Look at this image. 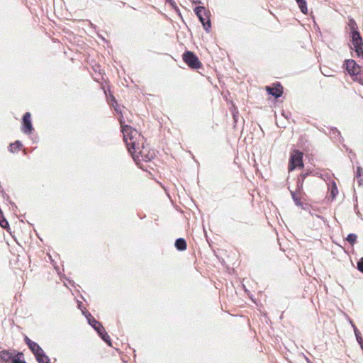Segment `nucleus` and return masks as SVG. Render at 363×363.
Returning <instances> with one entry per match:
<instances>
[{
  "label": "nucleus",
  "instance_id": "f3484780",
  "mask_svg": "<svg viewBox=\"0 0 363 363\" xmlns=\"http://www.w3.org/2000/svg\"><path fill=\"white\" fill-rule=\"evenodd\" d=\"M35 357L38 363H51L50 358L45 352L43 356L39 355Z\"/></svg>",
  "mask_w": 363,
  "mask_h": 363
},
{
  "label": "nucleus",
  "instance_id": "b1692460",
  "mask_svg": "<svg viewBox=\"0 0 363 363\" xmlns=\"http://www.w3.org/2000/svg\"><path fill=\"white\" fill-rule=\"evenodd\" d=\"M357 269L363 273V257L360 258L357 262Z\"/></svg>",
  "mask_w": 363,
  "mask_h": 363
},
{
  "label": "nucleus",
  "instance_id": "ddd939ff",
  "mask_svg": "<svg viewBox=\"0 0 363 363\" xmlns=\"http://www.w3.org/2000/svg\"><path fill=\"white\" fill-rule=\"evenodd\" d=\"M328 134L334 141H341L342 139L340 132L336 128H330Z\"/></svg>",
  "mask_w": 363,
  "mask_h": 363
},
{
  "label": "nucleus",
  "instance_id": "9d476101",
  "mask_svg": "<svg viewBox=\"0 0 363 363\" xmlns=\"http://www.w3.org/2000/svg\"><path fill=\"white\" fill-rule=\"evenodd\" d=\"M266 90L269 95L273 96L275 99L281 97L283 94V87L279 82L274 84L272 86H266Z\"/></svg>",
  "mask_w": 363,
  "mask_h": 363
},
{
  "label": "nucleus",
  "instance_id": "4be33fe9",
  "mask_svg": "<svg viewBox=\"0 0 363 363\" xmlns=\"http://www.w3.org/2000/svg\"><path fill=\"white\" fill-rule=\"evenodd\" d=\"M337 193H338V190L336 186V184H335V183H333V185L330 190V196L332 197L333 199H334L335 198Z\"/></svg>",
  "mask_w": 363,
  "mask_h": 363
},
{
  "label": "nucleus",
  "instance_id": "dca6fc26",
  "mask_svg": "<svg viewBox=\"0 0 363 363\" xmlns=\"http://www.w3.org/2000/svg\"><path fill=\"white\" fill-rule=\"evenodd\" d=\"M296 1L298 5V7H299L301 11L304 14H307L308 9H307L306 1V0H296Z\"/></svg>",
  "mask_w": 363,
  "mask_h": 363
},
{
  "label": "nucleus",
  "instance_id": "aec40b11",
  "mask_svg": "<svg viewBox=\"0 0 363 363\" xmlns=\"http://www.w3.org/2000/svg\"><path fill=\"white\" fill-rule=\"evenodd\" d=\"M303 182L304 181H303V179H301L300 178L297 179V182H296L297 189L295 191L298 192V194L303 193Z\"/></svg>",
  "mask_w": 363,
  "mask_h": 363
},
{
  "label": "nucleus",
  "instance_id": "9b49d317",
  "mask_svg": "<svg viewBox=\"0 0 363 363\" xmlns=\"http://www.w3.org/2000/svg\"><path fill=\"white\" fill-rule=\"evenodd\" d=\"M291 191L292 199L294 201L295 204L297 206L301 207L302 209L306 210V208H308V204H306V203L304 204L303 203H302L301 201V194H298V192L294 191Z\"/></svg>",
  "mask_w": 363,
  "mask_h": 363
},
{
  "label": "nucleus",
  "instance_id": "f03ea898",
  "mask_svg": "<svg viewBox=\"0 0 363 363\" xmlns=\"http://www.w3.org/2000/svg\"><path fill=\"white\" fill-rule=\"evenodd\" d=\"M83 314L87 319L89 324L97 332L99 337L108 345H111V340L104 326L96 320L89 311H83Z\"/></svg>",
  "mask_w": 363,
  "mask_h": 363
},
{
  "label": "nucleus",
  "instance_id": "20e7f679",
  "mask_svg": "<svg viewBox=\"0 0 363 363\" xmlns=\"http://www.w3.org/2000/svg\"><path fill=\"white\" fill-rule=\"evenodd\" d=\"M183 61L193 69H197L202 67V63L199 57L192 51H185L182 55Z\"/></svg>",
  "mask_w": 363,
  "mask_h": 363
},
{
  "label": "nucleus",
  "instance_id": "c756f323",
  "mask_svg": "<svg viewBox=\"0 0 363 363\" xmlns=\"http://www.w3.org/2000/svg\"><path fill=\"white\" fill-rule=\"evenodd\" d=\"M113 100L114 101L115 104H117V101H116L115 99H113Z\"/></svg>",
  "mask_w": 363,
  "mask_h": 363
},
{
  "label": "nucleus",
  "instance_id": "6e6552de",
  "mask_svg": "<svg viewBox=\"0 0 363 363\" xmlns=\"http://www.w3.org/2000/svg\"><path fill=\"white\" fill-rule=\"evenodd\" d=\"M33 130V128L31 122V114L29 112H26L22 118L21 130L26 134H30Z\"/></svg>",
  "mask_w": 363,
  "mask_h": 363
},
{
  "label": "nucleus",
  "instance_id": "6ab92c4d",
  "mask_svg": "<svg viewBox=\"0 0 363 363\" xmlns=\"http://www.w3.org/2000/svg\"><path fill=\"white\" fill-rule=\"evenodd\" d=\"M357 235L354 233H350L346 240L352 245H353L357 241Z\"/></svg>",
  "mask_w": 363,
  "mask_h": 363
},
{
  "label": "nucleus",
  "instance_id": "5701e85b",
  "mask_svg": "<svg viewBox=\"0 0 363 363\" xmlns=\"http://www.w3.org/2000/svg\"><path fill=\"white\" fill-rule=\"evenodd\" d=\"M1 193H2L4 198L6 197V200L9 201V203L11 205V206L13 207V208H17V206L16 205V203L9 200V196L7 194H6L3 190L1 191Z\"/></svg>",
  "mask_w": 363,
  "mask_h": 363
},
{
  "label": "nucleus",
  "instance_id": "1a4fd4ad",
  "mask_svg": "<svg viewBox=\"0 0 363 363\" xmlns=\"http://www.w3.org/2000/svg\"><path fill=\"white\" fill-rule=\"evenodd\" d=\"M345 69L350 75L353 77L362 68L354 60H346L344 63Z\"/></svg>",
  "mask_w": 363,
  "mask_h": 363
},
{
  "label": "nucleus",
  "instance_id": "7ed1b4c3",
  "mask_svg": "<svg viewBox=\"0 0 363 363\" xmlns=\"http://www.w3.org/2000/svg\"><path fill=\"white\" fill-rule=\"evenodd\" d=\"M1 363H27L23 359V354L15 350L0 351Z\"/></svg>",
  "mask_w": 363,
  "mask_h": 363
},
{
  "label": "nucleus",
  "instance_id": "393cba45",
  "mask_svg": "<svg viewBox=\"0 0 363 363\" xmlns=\"http://www.w3.org/2000/svg\"><path fill=\"white\" fill-rule=\"evenodd\" d=\"M24 341L28 347H30V343H33L34 341L31 340L30 338H28L27 336L25 337Z\"/></svg>",
  "mask_w": 363,
  "mask_h": 363
},
{
  "label": "nucleus",
  "instance_id": "f8f14e48",
  "mask_svg": "<svg viewBox=\"0 0 363 363\" xmlns=\"http://www.w3.org/2000/svg\"><path fill=\"white\" fill-rule=\"evenodd\" d=\"M28 348L30 350L32 353L34 354L35 357L36 356H43L44 355V351L42 349V347L35 342H33V343H30V347Z\"/></svg>",
  "mask_w": 363,
  "mask_h": 363
},
{
  "label": "nucleus",
  "instance_id": "423d86ee",
  "mask_svg": "<svg viewBox=\"0 0 363 363\" xmlns=\"http://www.w3.org/2000/svg\"><path fill=\"white\" fill-rule=\"evenodd\" d=\"M296 167H303V153L299 150L294 151L290 156L288 169L289 171H293Z\"/></svg>",
  "mask_w": 363,
  "mask_h": 363
},
{
  "label": "nucleus",
  "instance_id": "2eb2a0df",
  "mask_svg": "<svg viewBox=\"0 0 363 363\" xmlns=\"http://www.w3.org/2000/svg\"><path fill=\"white\" fill-rule=\"evenodd\" d=\"M22 147V143L20 140H16L13 143H11L9 146V150L11 152H15L18 151Z\"/></svg>",
  "mask_w": 363,
  "mask_h": 363
},
{
  "label": "nucleus",
  "instance_id": "c85d7f7f",
  "mask_svg": "<svg viewBox=\"0 0 363 363\" xmlns=\"http://www.w3.org/2000/svg\"><path fill=\"white\" fill-rule=\"evenodd\" d=\"M191 1H192L193 4H200L201 3L198 0H191Z\"/></svg>",
  "mask_w": 363,
  "mask_h": 363
},
{
  "label": "nucleus",
  "instance_id": "a211bd4d",
  "mask_svg": "<svg viewBox=\"0 0 363 363\" xmlns=\"http://www.w3.org/2000/svg\"><path fill=\"white\" fill-rule=\"evenodd\" d=\"M353 79L359 82V84L363 85V71L362 70V68L360 69V72H357V74L353 76Z\"/></svg>",
  "mask_w": 363,
  "mask_h": 363
},
{
  "label": "nucleus",
  "instance_id": "0eeeda50",
  "mask_svg": "<svg viewBox=\"0 0 363 363\" xmlns=\"http://www.w3.org/2000/svg\"><path fill=\"white\" fill-rule=\"evenodd\" d=\"M353 49L359 57L363 58V40L359 32H354L351 36Z\"/></svg>",
  "mask_w": 363,
  "mask_h": 363
},
{
  "label": "nucleus",
  "instance_id": "4468645a",
  "mask_svg": "<svg viewBox=\"0 0 363 363\" xmlns=\"http://www.w3.org/2000/svg\"><path fill=\"white\" fill-rule=\"evenodd\" d=\"M174 246L179 251H184L186 249L187 245L185 239L179 238L175 240Z\"/></svg>",
  "mask_w": 363,
  "mask_h": 363
},
{
  "label": "nucleus",
  "instance_id": "f257e3e1",
  "mask_svg": "<svg viewBox=\"0 0 363 363\" xmlns=\"http://www.w3.org/2000/svg\"><path fill=\"white\" fill-rule=\"evenodd\" d=\"M120 123L121 132L123 135V140L134 161L136 163L140 161L145 162L151 161L155 157V152L148 150L143 144H142L141 147L140 146L138 138H142V140H143V137L140 133L130 125H124L122 120L120 121Z\"/></svg>",
  "mask_w": 363,
  "mask_h": 363
},
{
  "label": "nucleus",
  "instance_id": "bb28decb",
  "mask_svg": "<svg viewBox=\"0 0 363 363\" xmlns=\"http://www.w3.org/2000/svg\"><path fill=\"white\" fill-rule=\"evenodd\" d=\"M307 176L308 173H301L298 178H300L301 179H303V181H304Z\"/></svg>",
  "mask_w": 363,
  "mask_h": 363
},
{
  "label": "nucleus",
  "instance_id": "a878e982",
  "mask_svg": "<svg viewBox=\"0 0 363 363\" xmlns=\"http://www.w3.org/2000/svg\"><path fill=\"white\" fill-rule=\"evenodd\" d=\"M166 1L169 3L172 6V8L177 9L176 2L174 0H166Z\"/></svg>",
  "mask_w": 363,
  "mask_h": 363
},
{
  "label": "nucleus",
  "instance_id": "39448f33",
  "mask_svg": "<svg viewBox=\"0 0 363 363\" xmlns=\"http://www.w3.org/2000/svg\"><path fill=\"white\" fill-rule=\"evenodd\" d=\"M194 12L197 16L199 21L201 23L203 29L209 33L211 28V23L208 16L204 17V14H206L205 7L204 6H196L194 9Z\"/></svg>",
  "mask_w": 363,
  "mask_h": 363
},
{
  "label": "nucleus",
  "instance_id": "cd10ccee",
  "mask_svg": "<svg viewBox=\"0 0 363 363\" xmlns=\"http://www.w3.org/2000/svg\"><path fill=\"white\" fill-rule=\"evenodd\" d=\"M357 182L359 184V186H362L363 184V179L362 178H358L357 179Z\"/></svg>",
  "mask_w": 363,
  "mask_h": 363
},
{
  "label": "nucleus",
  "instance_id": "412c9836",
  "mask_svg": "<svg viewBox=\"0 0 363 363\" xmlns=\"http://www.w3.org/2000/svg\"><path fill=\"white\" fill-rule=\"evenodd\" d=\"M350 29H351V35H353L354 32H359L357 30V27L355 21L352 19L350 20V24H349Z\"/></svg>",
  "mask_w": 363,
  "mask_h": 363
}]
</instances>
